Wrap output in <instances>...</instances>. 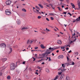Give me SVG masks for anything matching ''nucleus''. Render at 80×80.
<instances>
[{
  "label": "nucleus",
  "mask_w": 80,
  "mask_h": 80,
  "mask_svg": "<svg viewBox=\"0 0 80 80\" xmlns=\"http://www.w3.org/2000/svg\"><path fill=\"white\" fill-rule=\"evenodd\" d=\"M10 68L11 70H14L15 68V64L14 63H10Z\"/></svg>",
  "instance_id": "nucleus-1"
},
{
  "label": "nucleus",
  "mask_w": 80,
  "mask_h": 80,
  "mask_svg": "<svg viewBox=\"0 0 80 80\" xmlns=\"http://www.w3.org/2000/svg\"><path fill=\"white\" fill-rule=\"evenodd\" d=\"M77 4L78 5V8H76V9L78 10H80V1L79 0H78V1Z\"/></svg>",
  "instance_id": "nucleus-2"
},
{
  "label": "nucleus",
  "mask_w": 80,
  "mask_h": 80,
  "mask_svg": "<svg viewBox=\"0 0 80 80\" xmlns=\"http://www.w3.org/2000/svg\"><path fill=\"white\" fill-rule=\"evenodd\" d=\"M0 47L6 48V44L5 43H2L0 44Z\"/></svg>",
  "instance_id": "nucleus-3"
},
{
  "label": "nucleus",
  "mask_w": 80,
  "mask_h": 80,
  "mask_svg": "<svg viewBox=\"0 0 80 80\" xmlns=\"http://www.w3.org/2000/svg\"><path fill=\"white\" fill-rule=\"evenodd\" d=\"M7 11V10H6L5 11V13L6 15H10L12 13H11V12L10 11Z\"/></svg>",
  "instance_id": "nucleus-4"
},
{
  "label": "nucleus",
  "mask_w": 80,
  "mask_h": 80,
  "mask_svg": "<svg viewBox=\"0 0 80 80\" xmlns=\"http://www.w3.org/2000/svg\"><path fill=\"white\" fill-rule=\"evenodd\" d=\"M11 3H12V1L10 0H8L6 2V5H10Z\"/></svg>",
  "instance_id": "nucleus-5"
},
{
  "label": "nucleus",
  "mask_w": 80,
  "mask_h": 80,
  "mask_svg": "<svg viewBox=\"0 0 80 80\" xmlns=\"http://www.w3.org/2000/svg\"><path fill=\"white\" fill-rule=\"evenodd\" d=\"M55 49H57V48H55L54 49L53 48H52L51 47L49 48V49L50 52H52V51H53V50H55Z\"/></svg>",
  "instance_id": "nucleus-6"
},
{
  "label": "nucleus",
  "mask_w": 80,
  "mask_h": 80,
  "mask_svg": "<svg viewBox=\"0 0 80 80\" xmlns=\"http://www.w3.org/2000/svg\"><path fill=\"white\" fill-rule=\"evenodd\" d=\"M72 63L71 64V63H66V64L67 65V66H68V65H75V63L74 62H72Z\"/></svg>",
  "instance_id": "nucleus-7"
},
{
  "label": "nucleus",
  "mask_w": 80,
  "mask_h": 80,
  "mask_svg": "<svg viewBox=\"0 0 80 80\" xmlns=\"http://www.w3.org/2000/svg\"><path fill=\"white\" fill-rule=\"evenodd\" d=\"M29 28L28 27H25L22 28L21 30L22 31L25 30H27V29H28Z\"/></svg>",
  "instance_id": "nucleus-8"
},
{
  "label": "nucleus",
  "mask_w": 80,
  "mask_h": 80,
  "mask_svg": "<svg viewBox=\"0 0 80 80\" xmlns=\"http://www.w3.org/2000/svg\"><path fill=\"white\" fill-rule=\"evenodd\" d=\"M50 52V50H49V49H48L46 51L45 53H46V55H48L49 54H50V53H51V52Z\"/></svg>",
  "instance_id": "nucleus-9"
},
{
  "label": "nucleus",
  "mask_w": 80,
  "mask_h": 80,
  "mask_svg": "<svg viewBox=\"0 0 80 80\" xmlns=\"http://www.w3.org/2000/svg\"><path fill=\"white\" fill-rule=\"evenodd\" d=\"M65 77V75L63 74H62L59 80H62V79H63V77Z\"/></svg>",
  "instance_id": "nucleus-10"
},
{
  "label": "nucleus",
  "mask_w": 80,
  "mask_h": 80,
  "mask_svg": "<svg viewBox=\"0 0 80 80\" xmlns=\"http://www.w3.org/2000/svg\"><path fill=\"white\" fill-rule=\"evenodd\" d=\"M63 55H60L58 58L60 59V58H63Z\"/></svg>",
  "instance_id": "nucleus-11"
},
{
  "label": "nucleus",
  "mask_w": 80,
  "mask_h": 80,
  "mask_svg": "<svg viewBox=\"0 0 80 80\" xmlns=\"http://www.w3.org/2000/svg\"><path fill=\"white\" fill-rule=\"evenodd\" d=\"M57 43L59 45H61L62 44V41L60 40H58L57 41Z\"/></svg>",
  "instance_id": "nucleus-12"
},
{
  "label": "nucleus",
  "mask_w": 80,
  "mask_h": 80,
  "mask_svg": "<svg viewBox=\"0 0 80 80\" xmlns=\"http://www.w3.org/2000/svg\"><path fill=\"white\" fill-rule=\"evenodd\" d=\"M17 23L18 25L21 24V22L20 21V20L19 19H18L17 20Z\"/></svg>",
  "instance_id": "nucleus-13"
},
{
  "label": "nucleus",
  "mask_w": 80,
  "mask_h": 80,
  "mask_svg": "<svg viewBox=\"0 0 80 80\" xmlns=\"http://www.w3.org/2000/svg\"><path fill=\"white\" fill-rule=\"evenodd\" d=\"M1 60L3 62H4L7 60V58H2L1 59Z\"/></svg>",
  "instance_id": "nucleus-14"
},
{
  "label": "nucleus",
  "mask_w": 80,
  "mask_h": 80,
  "mask_svg": "<svg viewBox=\"0 0 80 80\" xmlns=\"http://www.w3.org/2000/svg\"><path fill=\"white\" fill-rule=\"evenodd\" d=\"M9 50L10 51L9 52V53H12V48H10Z\"/></svg>",
  "instance_id": "nucleus-15"
},
{
  "label": "nucleus",
  "mask_w": 80,
  "mask_h": 80,
  "mask_svg": "<svg viewBox=\"0 0 80 80\" xmlns=\"http://www.w3.org/2000/svg\"><path fill=\"white\" fill-rule=\"evenodd\" d=\"M39 6L41 8H43V5H42V4H38Z\"/></svg>",
  "instance_id": "nucleus-16"
},
{
  "label": "nucleus",
  "mask_w": 80,
  "mask_h": 80,
  "mask_svg": "<svg viewBox=\"0 0 80 80\" xmlns=\"http://www.w3.org/2000/svg\"><path fill=\"white\" fill-rule=\"evenodd\" d=\"M4 72V71H1L0 72V76H2V74Z\"/></svg>",
  "instance_id": "nucleus-17"
},
{
  "label": "nucleus",
  "mask_w": 80,
  "mask_h": 80,
  "mask_svg": "<svg viewBox=\"0 0 80 80\" xmlns=\"http://www.w3.org/2000/svg\"><path fill=\"white\" fill-rule=\"evenodd\" d=\"M71 6H72V8H74L75 7V6L73 4V3H71Z\"/></svg>",
  "instance_id": "nucleus-18"
},
{
  "label": "nucleus",
  "mask_w": 80,
  "mask_h": 80,
  "mask_svg": "<svg viewBox=\"0 0 80 80\" xmlns=\"http://www.w3.org/2000/svg\"><path fill=\"white\" fill-rule=\"evenodd\" d=\"M45 71L46 72H47V73H49L50 71H49V69L48 68H46L45 69Z\"/></svg>",
  "instance_id": "nucleus-19"
},
{
  "label": "nucleus",
  "mask_w": 80,
  "mask_h": 80,
  "mask_svg": "<svg viewBox=\"0 0 80 80\" xmlns=\"http://www.w3.org/2000/svg\"><path fill=\"white\" fill-rule=\"evenodd\" d=\"M70 80V78L68 76L66 77V80Z\"/></svg>",
  "instance_id": "nucleus-20"
},
{
  "label": "nucleus",
  "mask_w": 80,
  "mask_h": 80,
  "mask_svg": "<svg viewBox=\"0 0 80 80\" xmlns=\"http://www.w3.org/2000/svg\"><path fill=\"white\" fill-rule=\"evenodd\" d=\"M80 16L78 17V18H77L76 19V22H78V21H80Z\"/></svg>",
  "instance_id": "nucleus-21"
},
{
  "label": "nucleus",
  "mask_w": 80,
  "mask_h": 80,
  "mask_svg": "<svg viewBox=\"0 0 80 80\" xmlns=\"http://www.w3.org/2000/svg\"><path fill=\"white\" fill-rule=\"evenodd\" d=\"M41 47L42 48L44 49L45 48V47H44V46H43V44H41Z\"/></svg>",
  "instance_id": "nucleus-22"
},
{
  "label": "nucleus",
  "mask_w": 80,
  "mask_h": 80,
  "mask_svg": "<svg viewBox=\"0 0 80 80\" xmlns=\"http://www.w3.org/2000/svg\"><path fill=\"white\" fill-rule=\"evenodd\" d=\"M7 78L8 80H10L11 78V77H10V76H8L7 77Z\"/></svg>",
  "instance_id": "nucleus-23"
},
{
  "label": "nucleus",
  "mask_w": 80,
  "mask_h": 80,
  "mask_svg": "<svg viewBox=\"0 0 80 80\" xmlns=\"http://www.w3.org/2000/svg\"><path fill=\"white\" fill-rule=\"evenodd\" d=\"M22 12H27V10H26V9L25 8L22 9Z\"/></svg>",
  "instance_id": "nucleus-24"
},
{
  "label": "nucleus",
  "mask_w": 80,
  "mask_h": 80,
  "mask_svg": "<svg viewBox=\"0 0 80 80\" xmlns=\"http://www.w3.org/2000/svg\"><path fill=\"white\" fill-rule=\"evenodd\" d=\"M57 8H58V10H59V11H62V9H61L59 7H58Z\"/></svg>",
  "instance_id": "nucleus-25"
},
{
  "label": "nucleus",
  "mask_w": 80,
  "mask_h": 80,
  "mask_svg": "<svg viewBox=\"0 0 80 80\" xmlns=\"http://www.w3.org/2000/svg\"><path fill=\"white\" fill-rule=\"evenodd\" d=\"M58 78V76H57L56 77V78L54 79L53 80H56Z\"/></svg>",
  "instance_id": "nucleus-26"
},
{
  "label": "nucleus",
  "mask_w": 80,
  "mask_h": 80,
  "mask_svg": "<svg viewBox=\"0 0 80 80\" xmlns=\"http://www.w3.org/2000/svg\"><path fill=\"white\" fill-rule=\"evenodd\" d=\"M35 7H36V8H37L38 9V10H40V8H39V7L36 6H35Z\"/></svg>",
  "instance_id": "nucleus-27"
},
{
  "label": "nucleus",
  "mask_w": 80,
  "mask_h": 80,
  "mask_svg": "<svg viewBox=\"0 0 80 80\" xmlns=\"http://www.w3.org/2000/svg\"><path fill=\"white\" fill-rule=\"evenodd\" d=\"M62 67H63V68H65V65H64V64H62Z\"/></svg>",
  "instance_id": "nucleus-28"
},
{
  "label": "nucleus",
  "mask_w": 80,
  "mask_h": 80,
  "mask_svg": "<svg viewBox=\"0 0 80 80\" xmlns=\"http://www.w3.org/2000/svg\"><path fill=\"white\" fill-rule=\"evenodd\" d=\"M41 18H42V16H38V19H40Z\"/></svg>",
  "instance_id": "nucleus-29"
},
{
  "label": "nucleus",
  "mask_w": 80,
  "mask_h": 80,
  "mask_svg": "<svg viewBox=\"0 0 80 80\" xmlns=\"http://www.w3.org/2000/svg\"><path fill=\"white\" fill-rule=\"evenodd\" d=\"M46 55V54L45 52L42 54V56H45Z\"/></svg>",
  "instance_id": "nucleus-30"
},
{
  "label": "nucleus",
  "mask_w": 80,
  "mask_h": 80,
  "mask_svg": "<svg viewBox=\"0 0 80 80\" xmlns=\"http://www.w3.org/2000/svg\"><path fill=\"white\" fill-rule=\"evenodd\" d=\"M32 58L33 59H34L33 60V62H34V61H35V60H36V58H34L33 57Z\"/></svg>",
  "instance_id": "nucleus-31"
},
{
  "label": "nucleus",
  "mask_w": 80,
  "mask_h": 80,
  "mask_svg": "<svg viewBox=\"0 0 80 80\" xmlns=\"http://www.w3.org/2000/svg\"><path fill=\"white\" fill-rule=\"evenodd\" d=\"M46 30H47L48 32H50V30L49 29H48L47 28H46Z\"/></svg>",
  "instance_id": "nucleus-32"
},
{
  "label": "nucleus",
  "mask_w": 80,
  "mask_h": 80,
  "mask_svg": "<svg viewBox=\"0 0 80 80\" xmlns=\"http://www.w3.org/2000/svg\"><path fill=\"white\" fill-rule=\"evenodd\" d=\"M66 1L67 3H69L70 2V1L69 0H66Z\"/></svg>",
  "instance_id": "nucleus-33"
},
{
  "label": "nucleus",
  "mask_w": 80,
  "mask_h": 80,
  "mask_svg": "<svg viewBox=\"0 0 80 80\" xmlns=\"http://www.w3.org/2000/svg\"><path fill=\"white\" fill-rule=\"evenodd\" d=\"M75 54L76 55H78V52H75Z\"/></svg>",
  "instance_id": "nucleus-34"
},
{
  "label": "nucleus",
  "mask_w": 80,
  "mask_h": 80,
  "mask_svg": "<svg viewBox=\"0 0 80 80\" xmlns=\"http://www.w3.org/2000/svg\"><path fill=\"white\" fill-rule=\"evenodd\" d=\"M67 59L68 61V60H70V58H68V56H67Z\"/></svg>",
  "instance_id": "nucleus-35"
},
{
  "label": "nucleus",
  "mask_w": 80,
  "mask_h": 80,
  "mask_svg": "<svg viewBox=\"0 0 80 80\" xmlns=\"http://www.w3.org/2000/svg\"><path fill=\"white\" fill-rule=\"evenodd\" d=\"M50 18L51 20H54V18L52 17H51Z\"/></svg>",
  "instance_id": "nucleus-36"
},
{
  "label": "nucleus",
  "mask_w": 80,
  "mask_h": 80,
  "mask_svg": "<svg viewBox=\"0 0 80 80\" xmlns=\"http://www.w3.org/2000/svg\"><path fill=\"white\" fill-rule=\"evenodd\" d=\"M29 42H30V40H28L27 42V44L29 43Z\"/></svg>",
  "instance_id": "nucleus-37"
},
{
  "label": "nucleus",
  "mask_w": 80,
  "mask_h": 80,
  "mask_svg": "<svg viewBox=\"0 0 80 80\" xmlns=\"http://www.w3.org/2000/svg\"><path fill=\"white\" fill-rule=\"evenodd\" d=\"M61 71H62V72H63V71H65V69H62V68Z\"/></svg>",
  "instance_id": "nucleus-38"
},
{
  "label": "nucleus",
  "mask_w": 80,
  "mask_h": 80,
  "mask_svg": "<svg viewBox=\"0 0 80 80\" xmlns=\"http://www.w3.org/2000/svg\"><path fill=\"white\" fill-rule=\"evenodd\" d=\"M46 20H47V21H50V20H49V19H48V18H46Z\"/></svg>",
  "instance_id": "nucleus-39"
},
{
  "label": "nucleus",
  "mask_w": 80,
  "mask_h": 80,
  "mask_svg": "<svg viewBox=\"0 0 80 80\" xmlns=\"http://www.w3.org/2000/svg\"><path fill=\"white\" fill-rule=\"evenodd\" d=\"M67 12H64L63 13V14H64L65 15H66V14H67L66 13H67Z\"/></svg>",
  "instance_id": "nucleus-40"
},
{
  "label": "nucleus",
  "mask_w": 80,
  "mask_h": 80,
  "mask_svg": "<svg viewBox=\"0 0 80 80\" xmlns=\"http://www.w3.org/2000/svg\"><path fill=\"white\" fill-rule=\"evenodd\" d=\"M37 68H38V69H40L41 68L39 66H38L37 67Z\"/></svg>",
  "instance_id": "nucleus-41"
},
{
  "label": "nucleus",
  "mask_w": 80,
  "mask_h": 80,
  "mask_svg": "<svg viewBox=\"0 0 80 80\" xmlns=\"http://www.w3.org/2000/svg\"><path fill=\"white\" fill-rule=\"evenodd\" d=\"M61 49H64V48H65V47H64V46L63 47H61Z\"/></svg>",
  "instance_id": "nucleus-42"
},
{
  "label": "nucleus",
  "mask_w": 80,
  "mask_h": 80,
  "mask_svg": "<svg viewBox=\"0 0 80 80\" xmlns=\"http://www.w3.org/2000/svg\"><path fill=\"white\" fill-rule=\"evenodd\" d=\"M34 48L36 50L37 49H38V47H35Z\"/></svg>",
  "instance_id": "nucleus-43"
},
{
  "label": "nucleus",
  "mask_w": 80,
  "mask_h": 80,
  "mask_svg": "<svg viewBox=\"0 0 80 80\" xmlns=\"http://www.w3.org/2000/svg\"><path fill=\"white\" fill-rule=\"evenodd\" d=\"M41 32L42 33H43V34H45V32H42V31H41Z\"/></svg>",
  "instance_id": "nucleus-44"
},
{
  "label": "nucleus",
  "mask_w": 80,
  "mask_h": 80,
  "mask_svg": "<svg viewBox=\"0 0 80 80\" xmlns=\"http://www.w3.org/2000/svg\"><path fill=\"white\" fill-rule=\"evenodd\" d=\"M49 61H51V58L50 57H49Z\"/></svg>",
  "instance_id": "nucleus-45"
},
{
  "label": "nucleus",
  "mask_w": 80,
  "mask_h": 80,
  "mask_svg": "<svg viewBox=\"0 0 80 80\" xmlns=\"http://www.w3.org/2000/svg\"><path fill=\"white\" fill-rule=\"evenodd\" d=\"M42 60H43V59H41L40 60H38V62H41V61H42Z\"/></svg>",
  "instance_id": "nucleus-46"
},
{
  "label": "nucleus",
  "mask_w": 80,
  "mask_h": 80,
  "mask_svg": "<svg viewBox=\"0 0 80 80\" xmlns=\"http://www.w3.org/2000/svg\"><path fill=\"white\" fill-rule=\"evenodd\" d=\"M39 73H42V71H39Z\"/></svg>",
  "instance_id": "nucleus-47"
},
{
  "label": "nucleus",
  "mask_w": 80,
  "mask_h": 80,
  "mask_svg": "<svg viewBox=\"0 0 80 80\" xmlns=\"http://www.w3.org/2000/svg\"><path fill=\"white\" fill-rule=\"evenodd\" d=\"M46 6H47V7H50V6L49 5V4H48V5H46Z\"/></svg>",
  "instance_id": "nucleus-48"
},
{
  "label": "nucleus",
  "mask_w": 80,
  "mask_h": 80,
  "mask_svg": "<svg viewBox=\"0 0 80 80\" xmlns=\"http://www.w3.org/2000/svg\"><path fill=\"white\" fill-rule=\"evenodd\" d=\"M25 62H26V61H24L23 62H22V64H25Z\"/></svg>",
  "instance_id": "nucleus-49"
},
{
  "label": "nucleus",
  "mask_w": 80,
  "mask_h": 80,
  "mask_svg": "<svg viewBox=\"0 0 80 80\" xmlns=\"http://www.w3.org/2000/svg\"><path fill=\"white\" fill-rule=\"evenodd\" d=\"M73 41H71V42H70V44H71V43H73Z\"/></svg>",
  "instance_id": "nucleus-50"
},
{
  "label": "nucleus",
  "mask_w": 80,
  "mask_h": 80,
  "mask_svg": "<svg viewBox=\"0 0 80 80\" xmlns=\"http://www.w3.org/2000/svg\"><path fill=\"white\" fill-rule=\"evenodd\" d=\"M69 49V48H66V50H68Z\"/></svg>",
  "instance_id": "nucleus-51"
},
{
  "label": "nucleus",
  "mask_w": 80,
  "mask_h": 80,
  "mask_svg": "<svg viewBox=\"0 0 80 80\" xmlns=\"http://www.w3.org/2000/svg\"><path fill=\"white\" fill-rule=\"evenodd\" d=\"M62 67H61V68H59V70H62Z\"/></svg>",
  "instance_id": "nucleus-52"
},
{
  "label": "nucleus",
  "mask_w": 80,
  "mask_h": 80,
  "mask_svg": "<svg viewBox=\"0 0 80 80\" xmlns=\"http://www.w3.org/2000/svg\"><path fill=\"white\" fill-rule=\"evenodd\" d=\"M50 15H54V14L53 13H51Z\"/></svg>",
  "instance_id": "nucleus-53"
},
{
  "label": "nucleus",
  "mask_w": 80,
  "mask_h": 80,
  "mask_svg": "<svg viewBox=\"0 0 80 80\" xmlns=\"http://www.w3.org/2000/svg\"><path fill=\"white\" fill-rule=\"evenodd\" d=\"M71 52H72V50H70L68 52V53H71Z\"/></svg>",
  "instance_id": "nucleus-54"
},
{
  "label": "nucleus",
  "mask_w": 80,
  "mask_h": 80,
  "mask_svg": "<svg viewBox=\"0 0 80 80\" xmlns=\"http://www.w3.org/2000/svg\"><path fill=\"white\" fill-rule=\"evenodd\" d=\"M26 78H27V79H28V76H26Z\"/></svg>",
  "instance_id": "nucleus-55"
},
{
  "label": "nucleus",
  "mask_w": 80,
  "mask_h": 80,
  "mask_svg": "<svg viewBox=\"0 0 80 80\" xmlns=\"http://www.w3.org/2000/svg\"><path fill=\"white\" fill-rule=\"evenodd\" d=\"M32 52H34V51H37V50H32Z\"/></svg>",
  "instance_id": "nucleus-56"
},
{
  "label": "nucleus",
  "mask_w": 80,
  "mask_h": 80,
  "mask_svg": "<svg viewBox=\"0 0 80 80\" xmlns=\"http://www.w3.org/2000/svg\"><path fill=\"white\" fill-rule=\"evenodd\" d=\"M38 13H39L40 15H41V12H39V11L38 12Z\"/></svg>",
  "instance_id": "nucleus-57"
},
{
  "label": "nucleus",
  "mask_w": 80,
  "mask_h": 80,
  "mask_svg": "<svg viewBox=\"0 0 80 80\" xmlns=\"http://www.w3.org/2000/svg\"><path fill=\"white\" fill-rule=\"evenodd\" d=\"M70 34H69V40H70Z\"/></svg>",
  "instance_id": "nucleus-58"
},
{
  "label": "nucleus",
  "mask_w": 80,
  "mask_h": 80,
  "mask_svg": "<svg viewBox=\"0 0 80 80\" xmlns=\"http://www.w3.org/2000/svg\"><path fill=\"white\" fill-rule=\"evenodd\" d=\"M77 40V39L76 38L73 41V42H75V41H76V40Z\"/></svg>",
  "instance_id": "nucleus-59"
},
{
  "label": "nucleus",
  "mask_w": 80,
  "mask_h": 80,
  "mask_svg": "<svg viewBox=\"0 0 80 80\" xmlns=\"http://www.w3.org/2000/svg\"><path fill=\"white\" fill-rule=\"evenodd\" d=\"M35 73L37 75H38V72H36Z\"/></svg>",
  "instance_id": "nucleus-60"
},
{
  "label": "nucleus",
  "mask_w": 80,
  "mask_h": 80,
  "mask_svg": "<svg viewBox=\"0 0 80 80\" xmlns=\"http://www.w3.org/2000/svg\"><path fill=\"white\" fill-rule=\"evenodd\" d=\"M65 10H68V7H67L66 8H65Z\"/></svg>",
  "instance_id": "nucleus-61"
},
{
  "label": "nucleus",
  "mask_w": 80,
  "mask_h": 80,
  "mask_svg": "<svg viewBox=\"0 0 80 80\" xmlns=\"http://www.w3.org/2000/svg\"><path fill=\"white\" fill-rule=\"evenodd\" d=\"M30 42L31 43H32V42H33V41H30Z\"/></svg>",
  "instance_id": "nucleus-62"
},
{
  "label": "nucleus",
  "mask_w": 80,
  "mask_h": 80,
  "mask_svg": "<svg viewBox=\"0 0 80 80\" xmlns=\"http://www.w3.org/2000/svg\"><path fill=\"white\" fill-rule=\"evenodd\" d=\"M72 35L73 36H75V32H74V34Z\"/></svg>",
  "instance_id": "nucleus-63"
},
{
  "label": "nucleus",
  "mask_w": 80,
  "mask_h": 80,
  "mask_svg": "<svg viewBox=\"0 0 80 80\" xmlns=\"http://www.w3.org/2000/svg\"><path fill=\"white\" fill-rule=\"evenodd\" d=\"M56 52L57 53H58V52H59V51L58 50Z\"/></svg>",
  "instance_id": "nucleus-64"
}]
</instances>
